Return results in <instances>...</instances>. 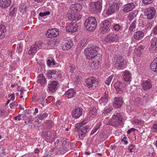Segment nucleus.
Segmentation results:
<instances>
[{
    "instance_id": "f257e3e1",
    "label": "nucleus",
    "mask_w": 157,
    "mask_h": 157,
    "mask_svg": "<svg viewBox=\"0 0 157 157\" xmlns=\"http://www.w3.org/2000/svg\"><path fill=\"white\" fill-rule=\"evenodd\" d=\"M99 48L96 46L86 48L84 50V53L87 59H92L98 54Z\"/></svg>"
},
{
    "instance_id": "f03ea898",
    "label": "nucleus",
    "mask_w": 157,
    "mask_h": 157,
    "mask_svg": "<svg viewBox=\"0 0 157 157\" xmlns=\"http://www.w3.org/2000/svg\"><path fill=\"white\" fill-rule=\"evenodd\" d=\"M97 21L96 19L94 17H90L86 19L84 23L86 29L90 31H93L97 26Z\"/></svg>"
},
{
    "instance_id": "7ed1b4c3",
    "label": "nucleus",
    "mask_w": 157,
    "mask_h": 157,
    "mask_svg": "<svg viewBox=\"0 0 157 157\" xmlns=\"http://www.w3.org/2000/svg\"><path fill=\"white\" fill-rule=\"evenodd\" d=\"M102 1H97L96 2H91L90 4L91 11L93 13L100 12L102 9Z\"/></svg>"
},
{
    "instance_id": "20e7f679",
    "label": "nucleus",
    "mask_w": 157,
    "mask_h": 157,
    "mask_svg": "<svg viewBox=\"0 0 157 157\" xmlns=\"http://www.w3.org/2000/svg\"><path fill=\"white\" fill-rule=\"evenodd\" d=\"M112 122L114 123L116 126L121 125L122 123V117L120 113L114 114L112 117Z\"/></svg>"
},
{
    "instance_id": "39448f33",
    "label": "nucleus",
    "mask_w": 157,
    "mask_h": 157,
    "mask_svg": "<svg viewBox=\"0 0 157 157\" xmlns=\"http://www.w3.org/2000/svg\"><path fill=\"white\" fill-rule=\"evenodd\" d=\"M110 22L109 21H103L102 22V26L100 29L101 32L102 34L106 33L110 30Z\"/></svg>"
},
{
    "instance_id": "423d86ee",
    "label": "nucleus",
    "mask_w": 157,
    "mask_h": 157,
    "mask_svg": "<svg viewBox=\"0 0 157 157\" xmlns=\"http://www.w3.org/2000/svg\"><path fill=\"white\" fill-rule=\"evenodd\" d=\"M119 4L115 3L110 5L109 6L106 8L105 13L107 15H109L113 14L115 11L119 9Z\"/></svg>"
},
{
    "instance_id": "0eeeda50",
    "label": "nucleus",
    "mask_w": 157,
    "mask_h": 157,
    "mask_svg": "<svg viewBox=\"0 0 157 157\" xmlns=\"http://www.w3.org/2000/svg\"><path fill=\"white\" fill-rule=\"evenodd\" d=\"M43 44L41 42L36 43L34 45L31 46L30 50L28 52V53L32 55L35 54L39 49L42 48Z\"/></svg>"
},
{
    "instance_id": "6e6552de",
    "label": "nucleus",
    "mask_w": 157,
    "mask_h": 157,
    "mask_svg": "<svg viewBox=\"0 0 157 157\" xmlns=\"http://www.w3.org/2000/svg\"><path fill=\"white\" fill-rule=\"evenodd\" d=\"M155 13V9L152 7H149L146 10L145 14L148 19H152L154 18Z\"/></svg>"
},
{
    "instance_id": "1a4fd4ad",
    "label": "nucleus",
    "mask_w": 157,
    "mask_h": 157,
    "mask_svg": "<svg viewBox=\"0 0 157 157\" xmlns=\"http://www.w3.org/2000/svg\"><path fill=\"white\" fill-rule=\"evenodd\" d=\"M98 80L94 77H90L86 79V86L88 88H92L94 86L96 87L97 84Z\"/></svg>"
},
{
    "instance_id": "9d476101",
    "label": "nucleus",
    "mask_w": 157,
    "mask_h": 157,
    "mask_svg": "<svg viewBox=\"0 0 157 157\" xmlns=\"http://www.w3.org/2000/svg\"><path fill=\"white\" fill-rule=\"evenodd\" d=\"M97 110L94 107L90 108L87 114V118L89 120H93L97 115Z\"/></svg>"
},
{
    "instance_id": "9b49d317",
    "label": "nucleus",
    "mask_w": 157,
    "mask_h": 157,
    "mask_svg": "<svg viewBox=\"0 0 157 157\" xmlns=\"http://www.w3.org/2000/svg\"><path fill=\"white\" fill-rule=\"evenodd\" d=\"M118 39L119 36L117 34L112 33L107 35L105 40L107 42H116Z\"/></svg>"
},
{
    "instance_id": "f8f14e48",
    "label": "nucleus",
    "mask_w": 157,
    "mask_h": 157,
    "mask_svg": "<svg viewBox=\"0 0 157 157\" xmlns=\"http://www.w3.org/2000/svg\"><path fill=\"white\" fill-rule=\"evenodd\" d=\"M68 19L71 21L79 20L81 18V16L79 14L74 12L72 11H69L67 14Z\"/></svg>"
},
{
    "instance_id": "ddd939ff",
    "label": "nucleus",
    "mask_w": 157,
    "mask_h": 157,
    "mask_svg": "<svg viewBox=\"0 0 157 157\" xmlns=\"http://www.w3.org/2000/svg\"><path fill=\"white\" fill-rule=\"evenodd\" d=\"M59 35V31L57 29H53L48 30L46 33L47 37L50 38L56 37Z\"/></svg>"
},
{
    "instance_id": "4468645a",
    "label": "nucleus",
    "mask_w": 157,
    "mask_h": 157,
    "mask_svg": "<svg viewBox=\"0 0 157 157\" xmlns=\"http://www.w3.org/2000/svg\"><path fill=\"white\" fill-rule=\"evenodd\" d=\"M73 45V44L70 39L65 40L62 43V49L63 50H68L71 48Z\"/></svg>"
},
{
    "instance_id": "2eb2a0df",
    "label": "nucleus",
    "mask_w": 157,
    "mask_h": 157,
    "mask_svg": "<svg viewBox=\"0 0 157 157\" xmlns=\"http://www.w3.org/2000/svg\"><path fill=\"white\" fill-rule=\"evenodd\" d=\"M82 109L81 107H77L73 109L72 116L75 118L77 119L82 115Z\"/></svg>"
},
{
    "instance_id": "dca6fc26",
    "label": "nucleus",
    "mask_w": 157,
    "mask_h": 157,
    "mask_svg": "<svg viewBox=\"0 0 157 157\" xmlns=\"http://www.w3.org/2000/svg\"><path fill=\"white\" fill-rule=\"evenodd\" d=\"M150 43L149 49L153 52L157 51V36L152 38Z\"/></svg>"
},
{
    "instance_id": "f3484780",
    "label": "nucleus",
    "mask_w": 157,
    "mask_h": 157,
    "mask_svg": "<svg viewBox=\"0 0 157 157\" xmlns=\"http://www.w3.org/2000/svg\"><path fill=\"white\" fill-rule=\"evenodd\" d=\"M66 28L67 32L72 33L77 30L78 25L76 23H71L69 25L66 26Z\"/></svg>"
},
{
    "instance_id": "a211bd4d",
    "label": "nucleus",
    "mask_w": 157,
    "mask_h": 157,
    "mask_svg": "<svg viewBox=\"0 0 157 157\" xmlns=\"http://www.w3.org/2000/svg\"><path fill=\"white\" fill-rule=\"evenodd\" d=\"M71 10L77 14L82 8V5L78 3H75L71 5L70 7Z\"/></svg>"
},
{
    "instance_id": "6ab92c4d",
    "label": "nucleus",
    "mask_w": 157,
    "mask_h": 157,
    "mask_svg": "<svg viewBox=\"0 0 157 157\" xmlns=\"http://www.w3.org/2000/svg\"><path fill=\"white\" fill-rule=\"evenodd\" d=\"M123 101L121 97H115L114 99L113 105L116 108H120L122 105Z\"/></svg>"
},
{
    "instance_id": "aec40b11",
    "label": "nucleus",
    "mask_w": 157,
    "mask_h": 157,
    "mask_svg": "<svg viewBox=\"0 0 157 157\" xmlns=\"http://www.w3.org/2000/svg\"><path fill=\"white\" fill-rule=\"evenodd\" d=\"M135 7V5L133 3H129L124 6L123 10L125 13L128 12L132 10Z\"/></svg>"
},
{
    "instance_id": "412c9836",
    "label": "nucleus",
    "mask_w": 157,
    "mask_h": 157,
    "mask_svg": "<svg viewBox=\"0 0 157 157\" xmlns=\"http://www.w3.org/2000/svg\"><path fill=\"white\" fill-rule=\"evenodd\" d=\"M108 91H105L104 93L103 96L99 100V102L101 105H105L108 101Z\"/></svg>"
},
{
    "instance_id": "4be33fe9",
    "label": "nucleus",
    "mask_w": 157,
    "mask_h": 157,
    "mask_svg": "<svg viewBox=\"0 0 157 157\" xmlns=\"http://www.w3.org/2000/svg\"><path fill=\"white\" fill-rule=\"evenodd\" d=\"M142 85L143 89L145 90H149L152 86L151 81L149 79L144 81Z\"/></svg>"
},
{
    "instance_id": "5701e85b",
    "label": "nucleus",
    "mask_w": 157,
    "mask_h": 157,
    "mask_svg": "<svg viewBox=\"0 0 157 157\" xmlns=\"http://www.w3.org/2000/svg\"><path fill=\"white\" fill-rule=\"evenodd\" d=\"M58 83L56 81H53L48 85V89L52 92H54L56 90Z\"/></svg>"
},
{
    "instance_id": "b1692460",
    "label": "nucleus",
    "mask_w": 157,
    "mask_h": 157,
    "mask_svg": "<svg viewBox=\"0 0 157 157\" xmlns=\"http://www.w3.org/2000/svg\"><path fill=\"white\" fill-rule=\"evenodd\" d=\"M122 86V84H120L119 81H117L114 84V86L117 94H121L123 93L124 89L121 88Z\"/></svg>"
},
{
    "instance_id": "393cba45",
    "label": "nucleus",
    "mask_w": 157,
    "mask_h": 157,
    "mask_svg": "<svg viewBox=\"0 0 157 157\" xmlns=\"http://www.w3.org/2000/svg\"><path fill=\"white\" fill-rule=\"evenodd\" d=\"M144 36V33L141 31H137L135 33L133 37L134 38L137 40H139L142 39Z\"/></svg>"
},
{
    "instance_id": "a878e982",
    "label": "nucleus",
    "mask_w": 157,
    "mask_h": 157,
    "mask_svg": "<svg viewBox=\"0 0 157 157\" xmlns=\"http://www.w3.org/2000/svg\"><path fill=\"white\" fill-rule=\"evenodd\" d=\"M11 3V0H0V6L6 8L8 7Z\"/></svg>"
},
{
    "instance_id": "bb28decb",
    "label": "nucleus",
    "mask_w": 157,
    "mask_h": 157,
    "mask_svg": "<svg viewBox=\"0 0 157 157\" xmlns=\"http://www.w3.org/2000/svg\"><path fill=\"white\" fill-rule=\"evenodd\" d=\"M37 82L41 85L46 83V80L43 74H39L38 77Z\"/></svg>"
},
{
    "instance_id": "cd10ccee",
    "label": "nucleus",
    "mask_w": 157,
    "mask_h": 157,
    "mask_svg": "<svg viewBox=\"0 0 157 157\" xmlns=\"http://www.w3.org/2000/svg\"><path fill=\"white\" fill-rule=\"evenodd\" d=\"M76 92L72 89H70L67 91L65 94V95L68 98H72Z\"/></svg>"
},
{
    "instance_id": "c85d7f7f",
    "label": "nucleus",
    "mask_w": 157,
    "mask_h": 157,
    "mask_svg": "<svg viewBox=\"0 0 157 157\" xmlns=\"http://www.w3.org/2000/svg\"><path fill=\"white\" fill-rule=\"evenodd\" d=\"M100 62L97 59L94 60L90 65L91 69L92 70H96L99 67Z\"/></svg>"
},
{
    "instance_id": "c756f323",
    "label": "nucleus",
    "mask_w": 157,
    "mask_h": 157,
    "mask_svg": "<svg viewBox=\"0 0 157 157\" xmlns=\"http://www.w3.org/2000/svg\"><path fill=\"white\" fill-rule=\"evenodd\" d=\"M150 68L154 72H157V57L151 63Z\"/></svg>"
},
{
    "instance_id": "7c9ffc66",
    "label": "nucleus",
    "mask_w": 157,
    "mask_h": 157,
    "mask_svg": "<svg viewBox=\"0 0 157 157\" xmlns=\"http://www.w3.org/2000/svg\"><path fill=\"white\" fill-rule=\"evenodd\" d=\"M123 77L125 81L126 82L130 81L131 77V74L129 72L126 71L124 72Z\"/></svg>"
},
{
    "instance_id": "2f4dec72",
    "label": "nucleus",
    "mask_w": 157,
    "mask_h": 157,
    "mask_svg": "<svg viewBox=\"0 0 157 157\" xmlns=\"http://www.w3.org/2000/svg\"><path fill=\"white\" fill-rule=\"evenodd\" d=\"M6 32V27L3 25H0V39H2L5 37Z\"/></svg>"
},
{
    "instance_id": "473e14b6",
    "label": "nucleus",
    "mask_w": 157,
    "mask_h": 157,
    "mask_svg": "<svg viewBox=\"0 0 157 157\" xmlns=\"http://www.w3.org/2000/svg\"><path fill=\"white\" fill-rule=\"evenodd\" d=\"M56 73L57 72L55 71H48L47 73V76L49 79L55 77L57 76Z\"/></svg>"
},
{
    "instance_id": "72a5a7b5",
    "label": "nucleus",
    "mask_w": 157,
    "mask_h": 157,
    "mask_svg": "<svg viewBox=\"0 0 157 157\" xmlns=\"http://www.w3.org/2000/svg\"><path fill=\"white\" fill-rule=\"evenodd\" d=\"M19 8L20 12L22 13L26 12L28 10L26 4L24 3H21L20 5Z\"/></svg>"
},
{
    "instance_id": "f704fd0d",
    "label": "nucleus",
    "mask_w": 157,
    "mask_h": 157,
    "mask_svg": "<svg viewBox=\"0 0 157 157\" xmlns=\"http://www.w3.org/2000/svg\"><path fill=\"white\" fill-rule=\"evenodd\" d=\"M115 66L117 68L121 70L124 69L125 68L126 65L125 62H123L122 63H115Z\"/></svg>"
},
{
    "instance_id": "c9c22d12",
    "label": "nucleus",
    "mask_w": 157,
    "mask_h": 157,
    "mask_svg": "<svg viewBox=\"0 0 157 157\" xmlns=\"http://www.w3.org/2000/svg\"><path fill=\"white\" fill-rule=\"evenodd\" d=\"M112 110V108L111 105H108L105 107L103 110L102 113L104 115L109 113Z\"/></svg>"
},
{
    "instance_id": "e433bc0d",
    "label": "nucleus",
    "mask_w": 157,
    "mask_h": 157,
    "mask_svg": "<svg viewBox=\"0 0 157 157\" xmlns=\"http://www.w3.org/2000/svg\"><path fill=\"white\" fill-rule=\"evenodd\" d=\"M143 52V49L141 47H139L137 48L134 49L135 54L137 56L140 57L141 55V53Z\"/></svg>"
},
{
    "instance_id": "4c0bfd02",
    "label": "nucleus",
    "mask_w": 157,
    "mask_h": 157,
    "mask_svg": "<svg viewBox=\"0 0 157 157\" xmlns=\"http://www.w3.org/2000/svg\"><path fill=\"white\" fill-rule=\"evenodd\" d=\"M143 121L137 117H135L132 121V122L133 124H139L142 123Z\"/></svg>"
},
{
    "instance_id": "58836bf2",
    "label": "nucleus",
    "mask_w": 157,
    "mask_h": 157,
    "mask_svg": "<svg viewBox=\"0 0 157 157\" xmlns=\"http://www.w3.org/2000/svg\"><path fill=\"white\" fill-rule=\"evenodd\" d=\"M48 117V114L44 113L43 114H41L38 115L37 116L38 118L41 120H42Z\"/></svg>"
},
{
    "instance_id": "ea45409f",
    "label": "nucleus",
    "mask_w": 157,
    "mask_h": 157,
    "mask_svg": "<svg viewBox=\"0 0 157 157\" xmlns=\"http://www.w3.org/2000/svg\"><path fill=\"white\" fill-rule=\"evenodd\" d=\"M22 46L23 44L21 43V42L18 43L17 46V51L18 53H20L21 52Z\"/></svg>"
},
{
    "instance_id": "a19ab883",
    "label": "nucleus",
    "mask_w": 157,
    "mask_h": 157,
    "mask_svg": "<svg viewBox=\"0 0 157 157\" xmlns=\"http://www.w3.org/2000/svg\"><path fill=\"white\" fill-rule=\"evenodd\" d=\"M123 62H125L124 58L122 56H119L117 58L115 63H122Z\"/></svg>"
},
{
    "instance_id": "79ce46f5",
    "label": "nucleus",
    "mask_w": 157,
    "mask_h": 157,
    "mask_svg": "<svg viewBox=\"0 0 157 157\" xmlns=\"http://www.w3.org/2000/svg\"><path fill=\"white\" fill-rule=\"evenodd\" d=\"M86 40L85 39H83V40L79 41L78 46L80 48H82L86 44Z\"/></svg>"
},
{
    "instance_id": "37998d69",
    "label": "nucleus",
    "mask_w": 157,
    "mask_h": 157,
    "mask_svg": "<svg viewBox=\"0 0 157 157\" xmlns=\"http://www.w3.org/2000/svg\"><path fill=\"white\" fill-rule=\"evenodd\" d=\"M113 76V75H111L109 76L107 79L105 81V83L108 85H109L112 80Z\"/></svg>"
},
{
    "instance_id": "c03bdc74",
    "label": "nucleus",
    "mask_w": 157,
    "mask_h": 157,
    "mask_svg": "<svg viewBox=\"0 0 157 157\" xmlns=\"http://www.w3.org/2000/svg\"><path fill=\"white\" fill-rule=\"evenodd\" d=\"M136 28V21H133L129 27V30L131 31H132L135 30Z\"/></svg>"
},
{
    "instance_id": "a18cd8bd",
    "label": "nucleus",
    "mask_w": 157,
    "mask_h": 157,
    "mask_svg": "<svg viewBox=\"0 0 157 157\" xmlns=\"http://www.w3.org/2000/svg\"><path fill=\"white\" fill-rule=\"evenodd\" d=\"M47 63V65L49 66H54L56 64L54 60H51L49 59L48 60Z\"/></svg>"
},
{
    "instance_id": "49530a36",
    "label": "nucleus",
    "mask_w": 157,
    "mask_h": 157,
    "mask_svg": "<svg viewBox=\"0 0 157 157\" xmlns=\"http://www.w3.org/2000/svg\"><path fill=\"white\" fill-rule=\"evenodd\" d=\"M157 34V26H155L152 30L151 33V36H153L154 35Z\"/></svg>"
},
{
    "instance_id": "de8ad7c7",
    "label": "nucleus",
    "mask_w": 157,
    "mask_h": 157,
    "mask_svg": "<svg viewBox=\"0 0 157 157\" xmlns=\"http://www.w3.org/2000/svg\"><path fill=\"white\" fill-rule=\"evenodd\" d=\"M134 61L135 64L136 65H139L141 63V59L139 58H134Z\"/></svg>"
},
{
    "instance_id": "09e8293b",
    "label": "nucleus",
    "mask_w": 157,
    "mask_h": 157,
    "mask_svg": "<svg viewBox=\"0 0 157 157\" xmlns=\"http://www.w3.org/2000/svg\"><path fill=\"white\" fill-rule=\"evenodd\" d=\"M81 123H79L76 124L75 125V132H77L79 130V129L82 126Z\"/></svg>"
},
{
    "instance_id": "8fccbe9b",
    "label": "nucleus",
    "mask_w": 157,
    "mask_h": 157,
    "mask_svg": "<svg viewBox=\"0 0 157 157\" xmlns=\"http://www.w3.org/2000/svg\"><path fill=\"white\" fill-rule=\"evenodd\" d=\"M50 14L49 11H47L44 13L40 12L39 14V15L41 17H44L47 15H48Z\"/></svg>"
},
{
    "instance_id": "3c124183",
    "label": "nucleus",
    "mask_w": 157,
    "mask_h": 157,
    "mask_svg": "<svg viewBox=\"0 0 157 157\" xmlns=\"http://www.w3.org/2000/svg\"><path fill=\"white\" fill-rule=\"evenodd\" d=\"M89 126H86L83 127L81 130V131L84 132V133H86L87 132V130L89 129Z\"/></svg>"
},
{
    "instance_id": "603ef678",
    "label": "nucleus",
    "mask_w": 157,
    "mask_h": 157,
    "mask_svg": "<svg viewBox=\"0 0 157 157\" xmlns=\"http://www.w3.org/2000/svg\"><path fill=\"white\" fill-rule=\"evenodd\" d=\"M153 0H143V3L146 5L150 4L152 3Z\"/></svg>"
},
{
    "instance_id": "864d4df0",
    "label": "nucleus",
    "mask_w": 157,
    "mask_h": 157,
    "mask_svg": "<svg viewBox=\"0 0 157 157\" xmlns=\"http://www.w3.org/2000/svg\"><path fill=\"white\" fill-rule=\"evenodd\" d=\"M120 25L117 24L114 25L113 26L114 29L116 31H119L120 29Z\"/></svg>"
},
{
    "instance_id": "5fc2aeb1",
    "label": "nucleus",
    "mask_w": 157,
    "mask_h": 157,
    "mask_svg": "<svg viewBox=\"0 0 157 157\" xmlns=\"http://www.w3.org/2000/svg\"><path fill=\"white\" fill-rule=\"evenodd\" d=\"M135 147V146L134 145L132 144H130L128 147V149L130 152H132V150Z\"/></svg>"
},
{
    "instance_id": "6e6d98bb",
    "label": "nucleus",
    "mask_w": 157,
    "mask_h": 157,
    "mask_svg": "<svg viewBox=\"0 0 157 157\" xmlns=\"http://www.w3.org/2000/svg\"><path fill=\"white\" fill-rule=\"evenodd\" d=\"M127 138L126 136H124L123 138L121 140V141L122 142L124 143L126 145L128 144V142L126 140Z\"/></svg>"
},
{
    "instance_id": "4d7b16f0",
    "label": "nucleus",
    "mask_w": 157,
    "mask_h": 157,
    "mask_svg": "<svg viewBox=\"0 0 157 157\" xmlns=\"http://www.w3.org/2000/svg\"><path fill=\"white\" fill-rule=\"evenodd\" d=\"M86 134V133H84V132L80 131V132L79 133L78 135L79 138L81 139H82L84 136Z\"/></svg>"
},
{
    "instance_id": "13d9d810",
    "label": "nucleus",
    "mask_w": 157,
    "mask_h": 157,
    "mask_svg": "<svg viewBox=\"0 0 157 157\" xmlns=\"http://www.w3.org/2000/svg\"><path fill=\"white\" fill-rule=\"evenodd\" d=\"M9 97H10V100H13L14 99V94H10L8 95Z\"/></svg>"
},
{
    "instance_id": "bf43d9fd",
    "label": "nucleus",
    "mask_w": 157,
    "mask_h": 157,
    "mask_svg": "<svg viewBox=\"0 0 157 157\" xmlns=\"http://www.w3.org/2000/svg\"><path fill=\"white\" fill-rule=\"evenodd\" d=\"M21 115H19L17 116L14 117V119L15 120L20 121L21 120Z\"/></svg>"
},
{
    "instance_id": "052dcab7",
    "label": "nucleus",
    "mask_w": 157,
    "mask_h": 157,
    "mask_svg": "<svg viewBox=\"0 0 157 157\" xmlns=\"http://www.w3.org/2000/svg\"><path fill=\"white\" fill-rule=\"evenodd\" d=\"M101 125V124L100 122H99L98 124H97L94 127L95 128H96L98 130V129L100 127Z\"/></svg>"
},
{
    "instance_id": "680f3d73",
    "label": "nucleus",
    "mask_w": 157,
    "mask_h": 157,
    "mask_svg": "<svg viewBox=\"0 0 157 157\" xmlns=\"http://www.w3.org/2000/svg\"><path fill=\"white\" fill-rule=\"evenodd\" d=\"M101 125V124L100 122H99L98 124H97L94 127L95 128H96L98 130V129L100 127Z\"/></svg>"
},
{
    "instance_id": "e2e57ef3",
    "label": "nucleus",
    "mask_w": 157,
    "mask_h": 157,
    "mask_svg": "<svg viewBox=\"0 0 157 157\" xmlns=\"http://www.w3.org/2000/svg\"><path fill=\"white\" fill-rule=\"evenodd\" d=\"M101 125V124L100 122H99L98 124H97L94 127L95 128H96L98 130V129L100 127Z\"/></svg>"
},
{
    "instance_id": "0e129e2a",
    "label": "nucleus",
    "mask_w": 157,
    "mask_h": 157,
    "mask_svg": "<svg viewBox=\"0 0 157 157\" xmlns=\"http://www.w3.org/2000/svg\"><path fill=\"white\" fill-rule=\"evenodd\" d=\"M97 130L98 129H97L96 128L94 127L91 132V134L93 135L97 131Z\"/></svg>"
},
{
    "instance_id": "69168bd1",
    "label": "nucleus",
    "mask_w": 157,
    "mask_h": 157,
    "mask_svg": "<svg viewBox=\"0 0 157 157\" xmlns=\"http://www.w3.org/2000/svg\"><path fill=\"white\" fill-rule=\"evenodd\" d=\"M39 103L40 104H41L43 106H44L45 103L44 98H43L42 100L40 101Z\"/></svg>"
},
{
    "instance_id": "338daca9",
    "label": "nucleus",
    "mask_w": 157,
    "mask_h": 157,
    "mask_svg": "<svg viewBox=\"0 0 157 157\" xmlns=\"http://www.w3.org/2000/svg\"><path fill=\"white\" fill-rule=\"evenodd\" d=\"M87 123V120H84L82 122L80 123H81V124L82 126L83 125Z\"/></svg>"
},
{
    "instance_id": "774afa93",
    "label": "nucleus",
    "mask_w": 157,
    "mask_h": 157,
    "mask_svg": "<svg viewBox=\"0 0 157 157\" xmlns=\"http://www.w3.org/2000/svg\"><path fill=\"white\" fill-rule=\"evenodd\" d=\"M70 70L71 71H73L75 69V66L74 65H71L69 66Z\"/></svg>"
}]
</instances>
